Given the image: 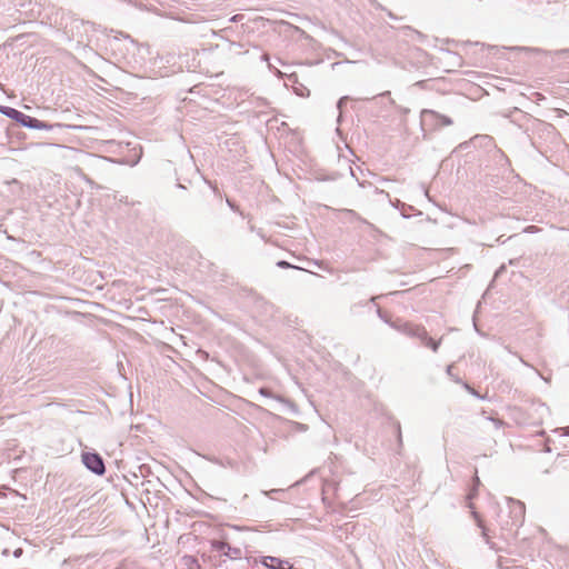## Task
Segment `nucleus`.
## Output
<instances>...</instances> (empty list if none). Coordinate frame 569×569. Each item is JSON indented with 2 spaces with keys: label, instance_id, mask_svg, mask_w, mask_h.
Returning <instances> with one entry per match:
<instances>
[{
  "label": "nucleus",
  "instance_id": "2",
  "mask_svg": "<svg viewBox=\"0 0 569 569\" xmlns=\"http://www.w3.org/2000/svg\"><path fill=\"white\" fill-rule=\"evenodd\" d=\"M508 501H509V517L511 520L507 521L506 523L502 525V529H505V530H511L513 527L521 526V523L523 522L525 512H526V507H525L523 502H521L519 500L511 499V498H509Z\"/></svg>",
  "mask_w": 569,
  "mask_h": 569
},
{
  "label": "nucleus",
  "instance_id": "12",
  "mask_svg": "<svg viewBox=\"0 0 569 569\" xmlns=\"http://www.w3.org/2000/svg\"><path fill=\"white\" fill-rule=\"evenodd\" d=\"M377 315L386 323H389V321L391 320V317L386 311H383L380 307H377Z\"/></svg>",
  "mask_w": 569,
  "mask_h": 569
},
{
  "label": "nucleus",
  "instance_id": "26",
  "mask_svg": "<svg viewBox=\"0 0 569 569\" xmlns=\"http://www.w3.org/2000/svg\"><path fill=\"white\" fill-rule=\"evenodd\" d=\"M562 436H569V426L566 428H561Z\"/></svg>",
  "mask_w": 569,
  "mask_h": 569
},
{
  "label": "nucleus",
  "instance_id": "6",
  "mask_svg": "<svg viewBox=\"0 0 569 569\" xmlns=\"http://www.w3.org/2000/svg\"><path fill=\"white\" fill-rule=\"evenodd\" d=\"M399 332L411 338H427V330L418 325L405 321Z\"/></svg>",
  "mask_w": 569,
  "mask_h": 569
},
{
  "label": "nucleus",
  "instance_id": "5",
  "mask_svg": "<svg viewBox=\"0 0 569 569\" xmlns=\"http://www.w3.org/2000/svg\"><path fill=\"white\" fill-rule=\"evenodd\" d=\"M137 4H139V9L141 10H147V11H152L154 12L156 14H159V16H162V17H167V18H170V19H174V20H179V21H182V22H188V23H194L198 21L197 18H194L193 14H183V16H179L174 11H164V12H160L157 8H154L153 6H146L143 2H136Z\"/></svg>",
  "mask_w": 569,
  "mask_h": 569
},
{
  "label": "nucleus",
  "instance_id": "36",
  "mask_svg": "<svg viewBox=\"0 0 569 569\" xmlns=\"http://www.w3.org/2000/svg\"><path fill=\"white\" fill-rule=\"evenodd\" d=\"M228 204H229L232 209H234V207L231 204V201H229V200H228Z\"/></svg>",
  "mask_w": 569,
  "mask_h": 569
},
{
  "label": "nucleus",
  "instance_id": "19",
  "mask_svg": "<svg viewBox=\"0 0 569 569\" xmlns=\"http://www.w3.org/2000/svg\"><path fill=\"white\" fill-rule=\"evenodd\" d=\"M493 423H495V427L497 429H499L500 427H502L505 425V422L500 419H497V418H489Z\"/></svg>",
  "mask_w": 569,
  "mask_h": 569
},
{
  "label": "nucleus",
  "instance_id": "32",
  "mask_svg": "<svg viewBox=\"0 0 569 569\" xmlns=\"http://www.w3.org/2000/svg\"><path fill=\"white\" fill-rule=\"evenodd\" d=\"M381 296H375L370 299L371 302H376L377 299H379Z\"/></svg>",
  "mask_w": 569,
  "mask_h": 569
},
{
  "label": "nucleus",
  "instance_id": "35",
  "mask_svg": "<svg viewBox=\"0 0 569 569\" xmlns=\"http://www.w3.org/2000/svg\"><path fill=\"white\" fill-rule=\"evenodd\" d=\"M4 556H7L9 553V550L8 549H4L3 552H2Z\"/></svg>",
  "mask_w": 569,
  "mask_h": 569
},
{
  "label": "nucleus",
  "instance_id": "1",
  "mask_svg": "<svg viewBox=\"0 0 569 569\" xmlns=\"http://www.w3.org/2000/svg\"><path fill=\"white\" fill-rule=\"evenodd\" d=\"M420 122L423 130H436L452 124V120L430 109H423L420 113Z\"/></svg>",
  "mask_w": 569,
  "mask_h": 569
},
{
  "label": "nucleus",
  "instance_id": "29",
  "mask_svg": "<svg viewBox=\"0 0 569 569\" xmlns=\"http://www.w3.org/2000/svg\"><path fill=\"white\" fill-rule=\"evenodd\" d=\"M415 53H416L417 56H420V57L425 56V53H423V52H421V51H420V50H418V49H416V50H415Z\"/></svg>",
  "mask_w": 569,
  "mask_h": 569
},
{
  "label": "nucleus",
  "instance_id": "9",
  "mask_svg": "<svg viewBox=\"0 0 569 569\" xmlns=\"http://www.w3.org/2000/svg\"><path fill=\"white\" fill-rule=\"evenodd\" d=\"M262 565L269 569H277L278 567H288V566H291L289 563V561L287 560H281L277 557H271V556H268V557H264L263 560H262Z\"/></svg>",
  "mask_w": 569,
  "mask_h": 569
},
{
  "label": "nucleus",
  "instance_id": "11",
  "mask_svg": "<svg viewBox=\"0 0 569 569\" xmlns=\"http://www.w3.org/2000/svg\"><path fill=\"white\" fill-rule=\"evenodd\" d=\"M419 340L426 346V347H429L431 348V350L433 352H437L438 351V348L440 346V341H435L432 338H430L428 335H427V338H419Z\"/></svg>",
  "mask_w": 569,
  "mask_h": 569
},
{
  "label": "nucleus",
  "instance_id": "30",
  "mask_svg": "<svg viewBox=\"0 0 569 569\" xmlns=\"http://www.w3.org/2000/svg\"><path fill=\"white\" fill-rule=\"evenodd\" d=\"M261 59H262L263 61H268V60H269V56H268L267 53H264V54H262Z\"/></svg>",
  "mask_w": 569,
  "mask_h": 569
},
{
  "label": "nucleus",
  "instance_id": "3",
  "mask_svg": "<svg viewBox=\"0 0 569 569\" xmlns=\"http://www.w3.org/2000/svg\"><path fill=\"white\" fill-rule=\"evenodd\" d=\"M82 463L97 476H102L106 472V466L102 457L96 451H83L81 455Z\"/></svg>",
  "mask_w": 569,
  "mask_h": 569
},
{
  "label": "nucleus",
  "instance_id": "16",
  "mask_svg": "<svg viewBox=\"0 0 569 569\" xmlns=\"http://www.w3.org/2000/svg\"><path fill=\"white\" fill-rule=\"evenodd\" d=\"M259 393H260L261 396H264V397H270V398H271V397H273V395H272L271 390H270V389H268V388H260V389H259Z\"/></svg>",
  "mask_w": 569,
  "mask_h": 569
},
{
  "label": "nucleus",
  "instance_id": "4",
  "mask_svg": "<svg viewBox=\"0 0 569 569\" xmlns=\"http://www.w3.org/2000/svg\"><path fill=\"white\" fill-rule=\"evenodd\" d=\"M393 38L398 42H403L406 44H409V43L423 42L426 36L423 33H421L420 31L412 29L409 26H403V27L396 29Z\"/></svg>",
  "mask_w": 569,
  "mask_h": 569
},
{
  "label": "nucleus",
  "instance_id": "15",
  "mask_svg": "<svg viewBox=\"0 0 569 569\" xmlns=\"http://www.w3.org/2000/svg\"><path fill=\"white\" fill-rule=\"evenodd\" d=\"M277 266L281 269L295 268L291 263L286 260H280L277 262Z\"/></svg>",
  "mask_w": 569,
  "mask_h": 569
},
{
  "label": "nucleus",
  "instance_id": "17",
  "mask_svg": "<svg viewBox=\"0 0 569 569\" xmlns=\"http://www.w3.org/2000/svg\"><path fill=\"white\" fill-rule=\"evenodd\" d=\"M349 100V97H342L339 99L338 103H337V108L339 110L342 109V107L347 103V101Z\"/></svg>",
  "mask_w": 569,
  "mask_h": 569
},
{
  "label": "nucleus",
  "instance_id": "23",
  "mask_svg": "<svg viewBox=\"0 0 569 569\" xmlns=\"http://www.w3.org/2000/svg\"><path fill=\"white\" fill-rule=\"evenodd\" d=\"M537 229L538 228L536 226H529V227L526 228L525 231H527V232H535V231H537Z\"/></svg>",
  "mask_w": 569,
  "mask_h": 569
},
{
  "label": "nucleus",
  "instance_id": "13",
  "mask_svg": "<svg viewBox=\"0 0 569 569\" xmlns=\"http://www.w3.org/2000/svg\"><path fill=\"white\" fill-rule=\"evenodd\" d=\"M403 322H405L403 320L397 318L396 320L391 319L388 325L391 328H393L395 330L399 331L401 329V326L403 325Z\"/></svg>",
  "mask_w": 569,
  "mask_h": 569
},
{
  "label": "nucleus",
  "instance_id": "18",
  "mask_svg": "<svg viewBox=\"0 0 569 569\" xmlns=\"http://www.w3.org/2000/svg\"><path fill=\"white\" fill-rule=\"evenodd\" d=\"M268 68L269 70L273 71L277 77L282 78V72L279 69L274 68L271 63H268Z\"/></svg>",
  "mask_w": 569,
  "mask_h": 569
},
{
  "label": "nucleus",
  "instance_id": "33",
  "mask_svg": "<svg viewBox=\"0 0 569 569\" xmlns=\"http://www.w3.org/2000/svg\"><path fill=\"white\" fill-rule=\"evenodd\" d=\"M381 97H387V96H390V91H385L380 94Z\"/></svg>",
  "mask_w": 569,
  "mask_h": 569
},
{
  "label": "nucleus",
  "instance_id": "10",
  "mask_svg": "<svg viewBox=\"0 0 569 569\" xmlns=\"http://www.w3.org/2000/svg\"><path fill=\"white\" fill-rule=\"evenodd\" d=\"M477 518L478 527L481 528V536L485 539L486 543L490 547V549H496V545L491 541L488 529L483 526L482 521L478 518L477 513H475Z\"/></svg>",
  "mask_w": 569,
  "mask_h": 569
},
{
  "label": "nucleus",
  "instance_id": "8",
  "mask_svg": "<svg viewBox=\"0 0 569 569\" xmlns=\"http://www.w3.org/2000/svg\"><path fill=\"white\" fill-rule=\"evenodd\" d=\"M0 112L7 116L8 118L17 121L19 124H21L22 119H24L23 112L11 107H0Z\"/></svg>",
  "mask_w": 569,
  "mask_h": 569
},
{
  "label": "nucleus",
  "instance_id": "14",
  "mask_svg": "<svg viewBox=\"0 0 569 569\" xmlns=\"http://www.w3.org/2000/svg\"><path fill=\"white\" fill-rule=\"evenodd\" d=\"M559 53H561V54H568V57H553V58H552V60H553L555 62H557V61H558V60H560V59H565V60H566V64H567V66H569V49H567V50H562V51H559Z\"/></svg>",
  "mask_w": 569,
  "mask_h": 569
},
{
  "label": "nucleus",
  "instance_id": "34",
  "mask_svg": "<svg viewBox=\"0 0 569 569\" xmlns=\"http://www.w3.org/2000/svg\"><path fill=\"white\" fill-rule=\"evenodd\" d=\"M346 212L350 213V214H355V211L352 209H347Z\"/></svg>",
  "mask_w": 569,
  "mask_h": 569
},
{
  "label": "nucleus",
  "instance_id": "31",
  "mask_svg": "<svg viewBox=\"0 0 569 569\" xmlns=\"http://www.w3.org/2000/svg\"><path fill=\"white\" fill-rule=\"evenodd\" d=\"M123 37H124L126 39L130 40V42H131V43H133V42H134V41H133V39H131V37H130L129 34H124Z\"/></svg>",
  "mask_w": 569,
  "mask_h": 569
},
{
  "label": "nucleus",
  "instance_id": "27",
  "mask_svg": "<svg viewBox=\"0 0 569 569\" xmlns=\"http://www.w3.org/2000/svg\"><path fill=\"white\" fill-rule=\"evenodd\" d=\"M473 483H475V487L479 486L480 480H479L478 476H475Z\"/></svg>",
  "mask_w": 569,
  "mask_h": 569
},
{
  "label": "nucleus",
  "instance_id": "28",
  "mask_svg": "<svg viewBox=\"0 0 569 569\" xmlns=\"http://www.w3.org/2000/svg\"><path fill=\"white\" fill-rule=\"evenodd\" d=\"M274 492H278V490L272 489V490H270V491H268V492H264V493H266L268 497H271V495H272V493H274Z\"/></svg>",
  "mask_w": 569,
  "mask_h": 569
},
{
  "label": "nucleus",
  "instance_id": "7",
  "mask_svg": "<svg viewBox=\"0 0 569 569\" xmlns=\"http://www.w3.org/2000/svg\"><path fill=\"white\" fill-rule=\"evenodd\" d=\"M21 126L29 128V129H38V130H51L53 128V124L41 121V120L33 118L31 116H28L26 113H24V119H22Z\"/></svg>",
  "mask_w": 569,
  "mask_h": 569
},
{
  "label": "nucleus",
  "instance_id": "22",
  "mask_svg": "<svg viewBox=\"0 0 569 569\" xmlns=\"http://www.w3.org/2000/svg\"><path fill=\"white\" fill-rule=\"evenodd\" d=\"M498 153H499L500 158L506 161V163H509V159L506 157V154L501 150H498Z\"/></svg>",
  "mask_w": 569,
  "mask_h": 569
},
{
  "label": "nucleus",
  "instance_id": "20",
  "mask_svg": "<svg viewBox=\"0 0 569 569\" xmlns=\"http://www.w3.org/2000/svg\"><path fill=\"white\" fill-rule=\"evenodd\" d=\"M396 428H397V437H398V441H399V443L401 445V442H402V436H401V428H400V423H399V422H397V423H396Z\"/></svg>",
  "mask_w": 569,
  "mask_h": 569
},
{
  "label": "nucleus",
  "instance_id": "21",
  "mask_svg": "<svg viewBox=\"0 0 569 569\" xmlns=\"http://www.w3.org/2000/svg\"><path fill=\"white\" fill-rule=\"evenodd\" d=\"M22 553H23V550H22L21 548H18V549H16V550L13 551V556H14L16 558L21 557V555H22Z\"/></svg>",
  "mask_w": 569,
  "mask_h": 569
},
{
  "label": "nucleus",
  "instance_id": "24",
  "mask_svg": "<svg viewBox=\"0 0 569 569\" xmlns=\"http://www.w3.org/2000/svg\"><path fill=\"white\" fill-rule=\"evenodd\" d=\"M466 389L469 390L472 395L479 397L478 392L476 390H473L470 386L468 385H465Z\"/></svg>",
  "mask_w": 569,
  "mask_h": 569
},
{
  "label": "nucleus",
  "instance_id": "25",
  "mask_svg": "<svg viewBox=\"0 0 569 569\" xmlns=\"http://www.w3.org/2000/svg\"><path fill=\"white\" fill-rule=\"evenodd\" d=\"M452 369H453V366L450 365V366L447 367V370H446L447 375L450 376V377L452 376Z\"/></svg>",
  "mask_w": 569,
  "mask_h": 569
}]
</instances>
